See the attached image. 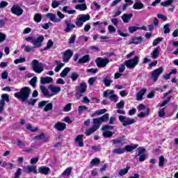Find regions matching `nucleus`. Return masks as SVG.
Wrapping results in <instances>:
<instances>
[{"label":"nucleus","mask_w":178,"mask_h":178,"mask_svg":"<svg viewBox=\"0 0 178 178\" xmlns=\"http://www.w3.org/2000/svg\"><path fill=\"white\" fill-rule=\"evenodd\" d=\"M83 135H78L76 138H75V143L76 144H78L79 147H84V143L83 142Z\"/></svg>","instance_id":"5701e85b"},{"label":"nucleus","mask_w":178,"mask_h":178,"mask_svg":"<svg viewBox=\"0 0 178 178\" xmlns=\"http://www.w3.org/2000/svg\"><path fill=\"white\" fill-rule=\"evenodd\" d=\"M25 172L28 174L34 173L35 175L37 174V167L35 165H27Z\"/></svg>","instance_id":"aec40b11"},{"label":"nucleus","mask_w":178,"mask_h":178,"mask_svg":"<svg viewBox=\"0 0 178 178\" xmlns=\"http://www.w3.org/2000/svg\"><path fill=\"white\" fill-rule=\"evenodd\" d=\"M31 66L35 73L40 74L44 72V64L39 63L38 60H33L31 63Z\"/></svg>","instance_id":"20e7f679"},{"label":"nucleus","mask_w":178,"mask_h":178,"mask_svg":"<svg viewBox=\"0 0 178 178\" xmlns=\"http://www.w3.org/2000/svg\"><path fill=\"white\" fill-rule=\"evenodd\" d=\"M147 92L146 88H143L140 90L137 94H136V101H143L144 99L143 97L145 95V93Z\"/></svg>","instance_id":"a211bd4d"},{"label":"nucleus","mask_w":178,"mask_h":178,"mask_svg":"<svg viewBox=\"0 0 178 178\" xmlns=\"http://www.w3.org/2000/svg\"><path fill=\"white\" fill-rule=\"evenodd\" d=\"M90 19H91L90 15H81L79 17L76 18L75 24L77 27H83V24L86 23V22H88Z\"/></svg>","instance_id":"423d86ee"},{"label":"nucleus","mask_w":178,"mask_h":178,"mask_svg":"<svg viewBox=\"0 0 178 178\" xmlns=\"http://www.w3.org/2000/svg\"><path fill=\"white\" fill-rule=\"evenodd\" d=\"M173 1H175V0H167L164 2H161V6H169L172 5V3H173Z\"/></svg>","instance_id":"8fccbe9b"},{"label":"nucleus","mask_w":178,"mask_h":178,"mask_svg":"<svg viewBox=\"0 0 178 178\" xmlns=\"http://www.w3.org/2000/svg\"><path fill=\"white\" fill-rule=\"evenodd\" d=\"M86 90L87 84L84 81L81 82L79 86H76V92H79L80 94H84Z\"/></svg>","instance_id":"2eb2a0df"},{"label":"nucleus","mask_w":178,"mask_h":178,"mask_svg":"<svg viewBox=\"0 0 178 178\" xmlns=\"http://www.w3.org/2000/svg\"><path fill=\"white\" fill-rule=\"evenodd\" d=\"M11 13L16 16H22L23 15V9L19 6H13L11 8Z\"/></svg>","instance_id":"4468645a"},{"label":"nucleus","mask_w":178,"mask_h":178,"mask_svg":"<svg viewBox=\"0 0 178 178\" xmlns=\"http://www.w3.org/2000/svg\"><path fill=\"white\" fill-rule=\"evenodd\" d=\"M65 24H66V27L64 29V31L65 33H70V31H72V30H73V29L76 27V25L72 24L70 22V20H65Z\"/></svg>","instance_id":"dca6fc26"},{"label":"nucleus","mask_w":178,"mask_h":178,"mask_svg":"<svg viewBox=\"0 0 178 178\" xmlns=\"http://www.w3.org/2000/svg\"><path fill=\"white\" fill-rule=\"evenodd\" d=\"M103 97H104V98H108V97L109 99L113 101V102H118L119 100V97L117 95H115V90H107L104 91Z\"/></svg>","instance_id":"39448f33"},{"label":"nucleus","mask_w":178,"mask_h":178,"mask_svg":"<svg viewBox=\"0 0 178 178\" xmlns=\"http://www.w3.org/2000/svg\"><path fill=\"white\" fill-rule=\"evenodd\" d=\"M113 136V133L110 131H103V137L105 138H108L109 137H112Z\"/></svg>","instance_id":"37998d69"},{"label":"nucleus","mask_w":178,"mask_h":178,"mask_svg":"<svg viewBox=\"0 0 178 178\" xmlns=\"http://www.w3.org/2000/svg\"><path fill=\"white\" fill-rule=\"evenodd\" d=\"M72 111V104H67L64 108L63 111L64 112H70Z\"/></svg>","instance_id":"864d4df0"},{"label":"nucleus","mask_w":178,"mask_h":178,"mask_svg":"<svg viewBox=\"0 0 178 178\" xmlns=\"http://www.w3.org/2000/svg\"><path fill=\"white\" fill-rule=\"evenodd\" d=\"M95 131H97V129H95L94 127L92 128H90L89 129L86 130L85 131V134L86 136H91V134L92 133H94Z\"/></svg>","instance_id":"c03bdc74"},{"label":"nucleus","mask_w":178,"mask_h":178,"mask_svg":"<svg viewBox=\"0 0 178 178\" xmlns=\"http://www.w3.org/2000/svg\"><path fill=\"white\" fill-rule=\"evenodd\" d=\"M26 129H27V130H29L30 131H33V133L38 130V128H37V127L35 129H33V127L30 124H27Z\"/></svg>","instance_id":"052dcab7"},{"label":"nucleus","mask_w":178,"mask_h":178,"mask_svg":"<svg viewBox=\"0 0 178 178\" xmlns=\"http://www.w3.org/2000/svg\"><path fill=\"white\" fill-rule=\"evenodd\" d=\"M43 41L44 37L42 35L38 37L36 39H33L32 42L33 48H41V47H42Z\"/></svg>","instance_id":"9b49d317"},{"label":"nucleus","mask_w":178,"mask_h":178,"mask_svg":"<svg viewBox=\"0 0 178 178\" xmlns=\"http://www.w3.org/2000/svg\"><path fill=\"white\" fill-rule=\"evenodd\" d=\"M129 33L132 34V33H135L137 30H140V27L138 26H130L128 28Z\"/></svg>","instance_id":"603ef678"},{"label":"nucleus","mask_w":178,"mask_h":178,"mask_svg":"<svg viewBox=\"0 0 178 178\" xmlns=\"http://www.w3.org/2000/svg\"><path fill=\"white\" fill-rule=\"evenodd\" d=\"M59 5V1H54L51 3V8H53V9H56Z\"/></svg>","instance_id":"338daca9"},{"label":"nucleus","mask_w":178,"mask_h":178,"mask_svg":"<svg viewBox=\"0 0 178 178\" xmlns=\"http://www.w3.org/2000/svg\"><path fill=\"white\" fill-rule=\"evenodd\" d=\"M101 162V160H99L98 158H95L92 159L90 161V165H98Z\"/></svg>","instance_id":"13d9d810"},{"label":"nucleus","mask_w":178,"mask_h":178,"mask_svg":"<svg viewBox=\"0 0 178 178\" xmlns=\"http://www.w3.org/2000/svg\"><path fill=\"white\" fill-rule=\"evenodd\" d=\"M118 119L120 122L122 123V125L124 127L136 123L135 119L131 118H127L126 116H123V115H120L118 117Z\"/></svg>","instance_id":"0eeeda50"},{"label":"nucleus","mask_w":178,"mask_h":178,"mask_svg":"<svg viewBox=\"0 0 178 178\" xmlns=\"http://www.w3.org/2000/svg\"><path fill=\"white\" fill-rule=\"evenodd\" d=\"M143 38L141 37L133 38L129 44H136V45L142 42Z\"/></svg>","instance_id":"72a5a7b5"},{"label":"nucleus","mask_w":178,"mask_h":178,"mask_svg":"<svg viewBox=\"0 0 178 178\" xmlns=\"http://www.w3.org/2000/svg\"><path fill=\"white\" fill-rule=\"evenodd\" d=\"M31 91L30 88L24 87L19 92L15 93L14 97L17 99H21L22 102H26L29 99V97H30Z\"/></svg>","instance_id":"f03ea898"},{"label":"nucleus","mask_w":178,"mask_h":178,"mask_svg":"<svg viewBox=\"0 0 178 178\" xmlns=\"http://www.w3.org/2000/svg\"><path fill=\"white\" fill-rule=\"evenodd\" d=\"M74 41H76V35H72L68 40V42L69 44H74Z\"/></svg>","instance_id":"680f3d73"},{"label":"nucleus","mask_w":178,"mask_h":178,"mask_svg":"<svg viewBox=\"0 0 178 178\" xmlns=\"http://www.w3.org/2000/svg\"><path fill=\"white\" fill-rule=\"evenodd\" d=\"M53 80L54 79H52V77H49V76L41 77L40 78V83L42 84H48V83H52Z\"/></svg>","instance_id":"a878e982"},{"label":"nucleus","mask_w":178,"mask_h":178,"mask_svg":"<svg viewBox=\"0 0 178 178\" xmlns=\"http://www.w3.org/2000/svg\"><path fill=\"white\" fill-rule=\"evenodd\" d=\"M9 95L4 93L1 95V99H0V114L3 113L5 109L6 102H10Z\"/></svg>","instance_id":"6e6552de"},{"label":"nucleus","mask_w":178,"mask_h":178,"mask_svg":"<svg viewBox=\"0 0 178 178\" xmlns=\"http://www.w3.org/2000/svg\"><path fill=\"white\" fill-rule=\"evenodd\" d=\"M38 172H39V173H42V175H49V173H51V170L48 167L42 166V167L39 168Z\"/></svg>","instance_id":"4be33fe9"},{"label":"nucleus","mask_w":178,"mask_h":178,"mask_svg":"<svg viewBox=\"0 0 178 178\" xmlns=\"http://www.w3.org/2000/svg\"><path fill=\"white\" fill-rule=\"evenodd\" d=\"M35 83H37V76L33 77L29 82L33 88H35Z\"/></svg>","instance_id":"4d7b16f0"},{"label":"nucleus","mask_w":178,"mask_h":178,"mask_svg":"<svg viewBox=\"0 0 178 178\" xmlns=\"http://www.w3.org/2000/svg\"><path fill=\"white\" fill-rule=\"evenodd\" d=\"M73 56V51L70 49H67L63 53V60L65 63H67L70 60V58Z\"/></svg>","instance_id":"ddd939ff"},{"label":"nucleus","mask_w":178,"mask_h":178,"mask_svg":"<svg viewBox=\"0 0 178 178\" xmlns=\"http://www.w3.org/2000/svg\"><path fill=\"white\" fill-rule=\"evenodd\" d=\"M46 17L51 20V22H54V23H59L60 22V19L56 17V15L49 13L46 15Z\"/></svg>","instance_id":"f3484780"},{"label":"nucleus","mask_w":178,"mask_h":178,"mask_svg":"<svg viewBox=\"0 0 178 178\" xmlns=\"http://www.w3.org/2000/svg\"><path fill=\"white\" fill-rule=\"evenodd\" d=\"M170 25L169 24H166L163 26L164 34H169L170 33Z\"/></svg>","instance_id":"09e8293b"},{"label":"nucleus","mask_w":178,"mask_h":178,"mask_svg":"<svg viewBox=\"0 0 178 178\" xmlns=\"http://www.w3.org/2000/svg\"><path fill=\"white\" fill-rule=\"evenodd\" d=\"M91 9H92V10H99L101 6L97 2H93V3L91 4Z\"/></svg>","instance_id":"79ce46f5"},{"label":"nucleus","mask_w":178,"mask_h":178,"mask_svg":"<svg viewBox=\"0 0 178 178\" xmlns=\"http://www.w3.org/2000/svg\"><path fill=\"white\" fill-rule=\"evenodd\" d=\"M72 70L70 67H65L60 74V77L65 78L67 76V73Z\"/></svg>","instance_id":"7c9ffc66"},{"label":"nucleus","mask_w":178,"mask_h":178,"mask_svg":"<svg viewBox=\"0 0 178 178\" xmlns=\"http://www.w3.org/2000/svg\"><path fill=\"white\" fill-rule=\"evenodd\" d=\"M138 56H136L133 59L127 60L124 62L125 66L128 69H134V67L138 65Z\"/></svg>","instance_id":"1a4fd4ad"},{"label":"nucleus","mask_w":178,"mask_h":178,"mask_svg":"<svg viewBox=\"0 0 178 178\" xmlns=\"http://www.w3.org/2000/svg\"><path fill=\"white\" fill-rule=\"evenodd\" d=\"M113 154H117V155H121L124 154V148H118L113 150Z\"/></svg>","instance_id":"ea45409f"},{"label":"nucleus","mask_w":178,"mask_h":178,"mask_svg":"<svg viewBox=\"0 0 178 178\" xmlns=\"http://www.w3.org/2000/svg\"><path fill=\"white\" fill-rule=\"evenodd\" d=\"M40 88L42 91V94H43V95L47 98H51V97H54V95H56V94L60 92L62 90L60 87L54 85H49V90L51 91V93L49 92V90L44 86H40Z\"/></svg>","instance_id":"f257e3e1"},{"label":"nucleus","mask_w":178,"mask_h":178,"mask_svg":"<svg viewBox=\"0 0 178 178\" xmlns=\"http://www.w3.org/2000/svg\"><path fill=\"white\" fill-rule=\"evenodd\" d=\"M90 60V56L89 55H85L82 58H79L78 60V63L83 64V63H87Z\"/></svg>","instance_id":"c756f323"},{"label":"nucleus","mask_w":178,"mask_h":178,"mask_svg":"<svg viewBox=\"0 0 178 178\" xmlns=\"http://www.w3.org/2000/svg\"><path fill=\"white\" fill-rule=\"evenodd\" d=\"M130 170V166H127L125 168L122 169L119 171V176H124V175H127V172Z\"/></svg>","instance_id":"2f4dec72"},{"label":"nucleus","mask_w":178,"mask_h":178,"mask_svg":"<svg viewBox=\"0 0 178 178\" xmlns=\"http://www.w3.org/2000/svg\"><path fill=\"white\" fill-rule=\"evenodd\" d=\"M103 83H104V86H106V87H111V84H112V83H113V81L106 77L104 79Z\"/></svg>","instance_id":"4c0bfd02"},{"label":"nucleus","mask_w":178,"mask_h":178,"mask_svg":"<svg viewBox=\"0 0 178 178\" xmlns=\"http://www.w3.org/2000/svg\"><path fill=\"white\" fill-rule=\"evenodd\" d=\"M72 169H73L72 167L67 168L63 173L62 176H65L67 177H69L70 175L72 174Z\"/></svg>","instance_id":"c9c22d12"},{"label":"nucleus","mask_w":178,"mask_h":178,"mask_svg":"<svg viewBox=\"0 0 178 178\" xmlns=\"http://www.w3.org/2000/svg\"><path fill=\"white\" fill-rule=\"evenodd\" d=\"M109 120V114L106 113L103 116L98 118H95L93 119V127L98 130L99 127H101V124H102L103 122H106L107 120Z\"/></svg>","instance_id":"7ed1b4c3"},{"label":"nucleus","mask_w":178,"mask_h":178,"mask_svg":"<svg viewBox=\"0 0 178 178\" xmlns=\"http://www.w3.org/2000/svg\"><path fill=\"white\" fill-rule=\"evenodd\" d=\"M33 140H42L44 143H47L49 140V138L45 137V134H41L33 138Z\"/></svg>","instance_id":"393cba45"},{"label":"nucleus","mask_w":178,"mask_h":178,"mask_svg":"<svg viewBox=\"0 0 178 178\" xmlns=\"http://www.w3.org/2000/svg\"><path fill=\"white\" fill-rule=\"evenodd\" d=\"M71 79H72V81H76V80H77V79H79V74L77 72H73L71 74Z\"/></svg>","instance_id":"5fc2aeb1"},{"label":"nucleus","mask_w":178,"mask_h":178,"mask_svg":"<svg viewBox=\"0 0 178 178\" xmlns=\"http://www.w3.org/2000/svg\"><path fill=\"white\" fill-rule=\"evenodd\" d=\"M118 109H122L124 106V101L122 100L116 104Z\"/></svg>","instance_id":"69168bd1"},{"label":"nucleus","mask_w":178,"mask_h":178,"mask_svg":"<svg viewBox=\"0 0 178 178\" xmlns=\"http://www.w3.org/2000/svg\"><path fill=\"white\" fill-rule=\"evenodd\" d=\"M24 62H26L25 58H19L14 60L15 65H18V63H24Z\"/></svg>","instance_id":"3c124183"},{"label":"nucleus","mask_w":178,"mask_h":178,"mask_svg":"<svg viewBox=\"0 0 178 178\" xmlns=\"http://www.w3.org/2000/svg\"><path fill=\"white\" fill-rule=\"evenodd\" d=\"M102 131H108V130H113V126L112 125H105L102 127Z\"/></svg>","instance_id":"6e6d98bb"},{"label":"nucleus","mask_w":178,"mask_h":178,"mask_svg":"<svg viewBox=\"0 0 178 178\" xmlns=\"http://www.w3.org/2000/svg\"><path fill=\"white\" fill-rule=\"evenodd\" d=\"M53 108H54V106H53L52 103H49L44 108V112H48L49 111H52Z\"/></svg>","instance_id":"49530a36"},{"label":"nucleus","mask_w":178,"mask_h":178,"mask_svg":"<svg viewBox=\"0 0 178 178\" xmlns=\"http://www.w3.org/2000/svg\"><path fill=\"white\" fill-rule=\"evenodd\" d=\"M105 112H106V108L101 109V110H97L94 112V113L92 115V116H97V115H104V113H105Z\"/></svg>","instance_id":"e433bc0d"},{"label":"nucleus","mask_w":178,"mask_h":178,"mask_svg":"<svg viewBox=\"0 0 178 178\" xmlns=\"http://www.w3.org/2000/svg\"><path fill=\"white\" fill-rule=\"evenodd\" d=\"M108 29V33H110V34H112V33L116 32V29L115 28V26L112 25H109Z\"/></svg>","instance_id":"e2e57ef3"},{"label":"nucleus","mask_w":178,"mask_h":178,"mask_svg":"<svg viewBox=\"0 0 178 178\" xmlns=\"http://www.w3.org/2000/svg\"><path fill=\"white\" fill-rule=\"evenodd\" d=\"M97 67H105L109 63V59L97 58L95 60Z\"/></svg>","instance_id":"f8f14e48"},{"label":"nucleus","mask_w":178,"mask_h":178,"mask_svg":"<svg viewBox=\"0 0 178 178\" xmlns=\"http://www.w3.org/2000/svg\"><path fill=\"white\" fill-rule=\"evenodd\" d=\"M165 115H166V113L165 112V108H163L160 111H159V118H163Z\"/></svg>","instance_id":"bf43d9fd"},{"label":"nucleus","mask_w":178,"mask_h":178,"mask_svg":"<svg viewBox=\"0 0 178 178\" xmlns=\"http://www.w3.org/2000/svg\"><path fill=\"white\" fill-rule=\"evenodd\" d=\"M131 17H133V14H124L122 16V20L124 22V23H129L130 20L131 19Z\"/></svg>","instance_id":"b1692460"},{"label":"nucleus","mask_w":178,"mask_h":178,"mask_svg":"<svg viewBox=\"0 0 178 178\" xmlns=\"http://www.w3.org/2000/svg\"><path fill=\"white\" fill-rule=\"evenodd\" d=\"M133 9L140 10V9H144V3L141 1L136 2L133 6Z\"/></svg>","instance_id":"cd10ccee"},{"label":"nucleus","mask_w":178,"mask_h":178,"mask_svg":"<svg viewBox=\"0 0 178 178\" xmlns=\"http://www.w3.org/2000/svg\"><path fill=\"white\" fill-rule=\"evenodd\" d=\"M161 52V47H156L151 54L152 59H157L159 57V53Z\"/></svg>","instance_id":"412c9836"},{"label":"nucleus","mask_w":178,"mask_h":178,"mask_svg":"<svg viewBox=\"0 0 178 178\" xmlns=\"http://www.w3.org/2000/svg\"><path fill=\"white\" fill-rule=\"evenodd\" d=\"M55 63L56 65V67L54 69V72H56V73H58L60 70V69H62L63 66H65V63H62L58 60H56Z\"/></svg>","instance_id":"c85d7f7f"},{"label":"nucleus","mask_w":178,"mask_h":178,"mask_svg":"<svg viewBox=\"0 0 178 178\" xmlns=\"http://www.w3.org/2000/svg\"><path fill=\"white\" fill-rule=\"evenodd\" d=\"M137 147H138V144L127 145L124 148V152H126V151H127V152H131V151H133V149H136V148H137Z\"/></svg>","instance_id":"bb28decb"},{"label":"nucleus","mask_w":178,"mask_h":178,"mask_svg":"<svg viewBox=\"0 0 178 178\" xmlns=\"http://www.w3.org/2000/svg\"><path fill=\"white\" fill-rule=\"evenodd\" d=\"M97 81V77H91L88 79V84L89 86H93L94 82Z\"/></svg>","instance_id":"0e129e2a"},{"label":"nucleus","mask_w":178,"mask_h":178,"mask_svg":"<svg viewBox=\"0 0 178 178\" xmlns=\"http://www.w3.org/2000/svg\"><path fill=\"white\" fill-rule=\"evenodd\" d=\"M75 9H79V10H86L87 5L86 3L76 5L75 6Z\"/></svg>","instance_id":"58836bf2"},{"label":"nucleus","mask_w":178,"mask_h":178,"mask_svg":"<svg viewBox=\"0 0 178 178\" xmlns=\"http://www.w3.org/2000/svg\"><path fill=\"white\" fill-rule=\"evenodd\" d=\"M165 157L163 156H160L159 158V168H162L165 165Z\"/></svg>","instance_id":"a19ab883"},{"label":"nucleus","mask_w":178,"mask_h":178,"mask_svg":"<svg viewBox=\"0 0 178 178\" xmlns=\"http://www.w3.org/2000/svg\"><path fill=\"white\" fill-rule=\"evenodd\" d=\"M163 73V67H160L159 68H157L152 72V79L155 83L158 81V79L159 78V76Z\"/></svg>","instance_id":"9d476101"},{"label":"nucleus","mask_w":178,"mask_h":178,"mask_svg":"<svg viewBox=\"0 0 178 178\" xmlns=\"http://www.w3.org/2000/svg\"><path fill=\"white\" fill-rule=\"evenodd\" d=\"M33 20L36 23H40L41 20H42V15H41L40 13L35 14L33 17Z\"/></svg>","instance_id":"f704fd0d"},{"label":"nucleus","mask_w":178,"mask_h":178,"mask_svg":"<svg viewBox=\"0 0 178 178\" xmlns=\"http://www.w3.org/2000/svg\"><path fill=\"white\" fill-rule=\"evenodd\" d=\"M161 41H163V38H156L152 42L153 47H156V45H158L160 42H161Z\"/></svg>","instance_id":"a18cd8bd"},{"label":"nucleus","mask_w":178,"mask_h":178,"mask_svg":"<svg viewBox=\"0 0 178 178\" xmlns=\"http://www.w3.org/2000/svg\"><path fill=\"white\" fill-rule=\"evenodd\" d=\"M21 48H22L25 52H31L34 49V47H30L29 45H25L24 44L21 46Z\"/></svg>","instance_id":"473e14b6"},{"label":"nucleus","mask_w":178,"mask_h":178,"mask_svg":"<svg viewBox=\"0 0 178 178\" xmlns=\"http://www.w3.org/2000/svg\"><path fill=\"white\" fill-rule=\"evenodd\" d=\"M38 159H40L38 157H33L31 159V165H35V163H37L38 162Z\"/></svg>","instance_id":"774afa93"},{"label":"nucleus","mask_w":178,"mask_h":178,"mask_svg":"<svg viewBox=\"0 0 178 178\" xmlns=\"http://www.w3.org/2000/svg\"><path fill=\"white\" fill-rule=\"evenodd\" d=\"M84 111H88V107L86 106H79L78 108V112L81 115V113H83Z\"/></svg>","instance_id":"de8ad7c7"},{"label":"nucleus","mask_w":178,"mask_h":178,"mask_svg":"<svg viewBox=\"0 0 178 178\" xmlns=\"http://www.w3.org/2000/svg\"><path fill=\"white\" fill-rule=\"evenodd\" d=\"M54 128L56 129V130H58V131H63V130L66 129V124L61 122H58L57 123L55 124Z\"/></svg>","instance_id":"6ab92c4d"}]
</instances>
